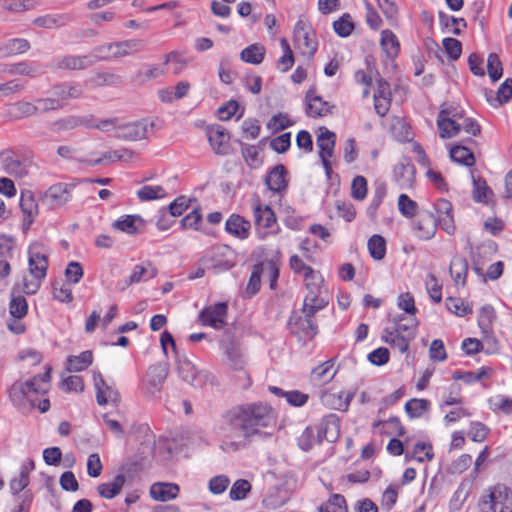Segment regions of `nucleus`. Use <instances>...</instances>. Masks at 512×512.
I'll return each mask as SVG.
<instances>
[{"instance_id":"1","label":"nucleus","mask_w":512,"mask_h":512,"mask_svg":"<svg viewBox=\"0 0 512 512\" xmlns=\"http://www.w3.org/2000/svg\"><path fill=\"white\" fill-rule=\"evenodd\" d=\"M224 418L232 430L239 431L246 439L256 435H270L271 433L265 429L273 428L276 425L273 408L262 402L236 406L229 410Z\"/></svg>"},{"instance_id":"2","label":"nucleus","mask_w":512,"mask_h":512,"mask_svg":"<svg viewBox=\"0 0 512 512\" xmlns=\"http://www.w3.org/2000/svg\"><path fill=\"white\" fill-rule=\"evenodd\" d=\"M47 393V388H34L29 381H16L8 389L12 404L21 412H27L36 406L34 395Z\"/></svg>"},{"instance_id":"3","label":"nucleus","mask_w":512,"mask_h":512,"mask_svg":"<svg viewBox=\"0 0 512 512\" xmlns=\"http://www.w3.org/2000/svg\"><path fill=\"white\" fill-rule=\"evenodd\" d=\"M481 512H512V490L498 484L489 490L480 503Z\"/></svg>"},{"instance_id":"4","label":"nucleus","mask_w":512,"mask_h":512,"mask_svg":"<svg viewBox=\"0 0 512 512\" xmlns=\"http://www.w3.org/2000/svg\"><path fill=\"white\" fill-rule=\"evenodd\" d=\"M202 261L209 269H213L216 273L232 269L235 264L234 251L228 245H217L210 251L208 258H203Z\"/></svg>"},{"instance_id":"5","label":"nucleus","mask_w":512,"mask_h":512,"mask_svg":"<svg viewBox=\"0 0 512 512\" xmlns=\"http://www.w3.org/2000/svg\"><path fill=\"white\" fill-rule=\"evenodd\" d=\"M294 41L303 55L313 58L317 51V41L311 27L303 20H299L294 27Z\"/></svg>"},{"instance_id":"6","label":"nucleus","mask_w":512,"mask_h":512,"mask_svg":"<svg viewBox=\"0 0 512 512\" xmlns=\"http://www.w3.org/2000/svg\"><path fill=\"white\" fill-rule=\"evenodd\" d=\"M228 305L225 302H219L215 305L204 308L199 314V320L202 325H208L215 329H222L226 324Z\"/></svg>"},{"instance_id":"7","label":"nucleus","mask_w":512,"mask_h":512,"mask_svg":"<svg viewBox=\"0 0 512 512\" xmlns=\"http://www.w3.org/2000/svg\"><path fill=\"white\" fill-rule=\"evenodd\" d=\"M94 126L93 115H68L53 121L49 128L53 132L70 131L78 127L92 129Z\"/></svg>"},{"instance_id":"8","label":"nucleus","mask_w":512,"mask_h":512,"mask_svg":"<svg viewBox=\"0 0 512 512\" xmlns=\"http://www.w3.org/2000/svg\"><path fill=\"white\" fill-rule=\"evenodd\" d=\"M307 116L312 118L324 117L332 114L334 105L324 101L320 96L316 95V88L311 87L305 94Z\"/></svg>"},{"instance_id":"9","label":"nucleus","mask_w":512,"mask_h":512,"mask_svg":"<svg viewBox=\"0 0 512 512\" xmlns=\"http://www.w3.org/2000/svg\"><path fill=\"white\" fill-rule=\"evenodd\" d=\"M153 122L146 120L127 123L117 127L115 137L121 140L137 141L147 137L148 126L153 127Z\"/></svg>"},{"instance_id":"10","label":"nucleus","mask_w":512,"mask_h":512,"mask_svg":"<svg viewBox=\"0 0 512 512\" xmlns=\"http://www.w3.org/2000/svg\"><path fill=\"white\" fill-rule=\"evenodd\" d=\"M340 434V419L336 414L325 416L317 427L316 442L322 443L323 440L335 442Z\"/></svg>"},{"instance_id":"11","label":"nucleus","mask_w":512,"mask_h":512,"mask_svg":"<svg viewBox=\"0 0 512 512\" xmlns=\"http://www.w3.org/2000/svg\"><path fill=\"white\" fill-rule=\"evenodd\" d=\"M74 185L67 183H57L50 186L44 194V201L51 208H59L65 205L71 199V190Z\"/></svg>"},{"instance_id":"12","label":"nucleus","mask_w":512,"mask_h":512,"mask_svg":"<svg viewBox=\"0 0 512 512\" xmlns=\"http://www.w3.org/2000/svg\"><path fill=\"white\" fill-rule=\"evenodd\" d=\"M168 373L169 369L166 363H157L149 367L146 390L150 396H155L161 391Z\"/></svg>"},{"instance_id":"13","label":"nucleus","mask_w":512,"mask_h":512,"mask_svg":"<svg viewBox=\"0 0 512 512\" xmlns=\"http://www.w3.org/2000/svg\"><path fill=\"white\" fill-rule=\"evenodd\" d=\"M208 141L217 155H226L229 147V133L221 125H210L206 129Z\"/></svg>"},{"instance_id":"14","label":"nucleus","mask_w":512,"mask_h":512,"mask_svg":"<svg viewBox=\"0 0 512 512\" xmlns=\"http://www.w3.org/2000/svg\"><path fill=\"white\" fill-rule=\"evenodd\" d=\"M93 378L96 388V400L99 405H105L108 402L118 403L120 401L119 392L106 384L101 373L94 372Z\"/></svg>"},{"instance_id":"15","label":"nucleus","mask_w":512,"mask_h":512,"mask_svg":"<svg viewBox=\"0 0 512 512\" xmlns=\"http://www.w3.org/2000/svg\"><path fill=\"white\" fill-rule=\"evenodd\" d=\"M269 190L282 193L288 187L287 170L284 165L278 164L273 167L265 178Z\"/></svg>"},{"instance_id":"16","label":"nucleus","mask_w":512,"mask_h":512,"mask_svg":"<svg viewBox=\"0 0 512 512\" xmlns=\"http://www.w3.org/2000/svg\"><path fill=\"white\" fill-rule=\"evenodd\" d=\"M53 96L59 100L61 108L66 105L70 99H79L83 96V90L79 84H69L67 82L56 84L52 87Z\"/></svg>"},{"instance_id":"17","label":"nucleus","mask_w":512,"mask_h":512,"mask_svg":"<svg viewBox=\"0 0 512 512\" xmlns=\"http://www.w3.org/2000/svg\"><path fill=\"white\" fill-rule=\"evenodd\" d=\"M29 272L40 277H46L48 269V258L39 251V245L33 244L29 247Z\"/></svg>"},{"instance_id":"18","label":"nucleus","mask_w":512,"mask_h":512,"mask_svg":"<svg viewBox=\"0 0 512 512\" xmlns=\"http://www.w3.org/2000/svg\"><path fill=\"white\" fill-rule=\"evenodd\" d=\"M222 347L226 355L227 366L233 371H242V369L245 367V360L243 358L239 344L234 341L226 343V341L223 340Z\"/></svg>"},{"instance_id":"19","label":"nucleus","mask_w":512,"mask_h":512,"mask_svg":"<svg viewBox=\"0 0 512 512\" xmlns=\"http://www.w3.org/2000/svg\"><path fill=\"white\" fill-rule=\"evenodd\" d=\"M95 60L91 55H66L57 63L58 69L84 70L92 67Z\"/></svg>"},{"instance_id":"20","label":"nucleus","mask_w":512,"mask_h":512,"mask_svg":"<svg viewBox=\"0 0 512 512\" xmlns=\"http://www.w3.org/2000/svg\"><path fill=\"white\" fill-rule=\"evenodd\" d=\"M437 230V221L433 214L422 213L415 222V231L418 238L422 240L431 239Z\"/></svg>"},{"instance_id":"21","label":"nucleus","mask_w":512,"mask_h":512,"mask_svg":"<svg viewBox=\"0 0 512 512\" xmlns=\"http://www.w3.org/2000/svg\"><path fill=\"white\" fill-rule=\"evenodd\" d=\"M250 228V222L238 214H232L225 223L226 232L242 240L248 238Z\"/></svg>"},{"instance_id":"22","label":"nucleus","mask_w":512,"mask_h":512,"mask_svg":"<svg viewBox=\"0 0 512 512\" xmlns=\"http://www.w3.org/2000/svg\"><path fill=\"white\" fill-rule=\"evenodd\" d=\"M333 367L334 359L327 360L315 367L310 374L311 382L316 386L330 382L337 373V370H334Z\"/></svg>"},{"instance_id":"23","label":"nucleus","mask_w":512,"mask_h":512,"mask_svg":"<svg viewBox=\"0 0 512 512\" xmlns=\"http://www.w3.org/2000/svg\"><path fill=\"white\" fill-rule=\"evenodd\" d=\"M450 112L440 111L437 119V126L439 129V136L442 139H449L458 135L461 131L459 122L454 118L445 117V114Z\"/></svg>"},{"instance_id":"24","label":"nucleus","mask_w":512,"mask_h":512,"mask_svg":"<svg viewBox=\"0 0 512 512\" xmlns=\"http://www.w3.org/2000/svg\"><path fill=\"white\" fill-rule=\"evenodd\" d=\"M177 357V365H178V374L181 379L185 382H188L194 387H198L202 384V382L198 378V372L196 367L189 361L186 357Z\"/></svg>"},{"instance_id":"25","label":"nucleus","mask_w":512,"mask_h":512,"mask_svg":"<svg viewBox=\"0 0 512 512\" xmlns=\"http://www.w3.org/2000/svg\"><path fill=\"white\" fill-rule=\"evenodd\" d=\"M254 222L258 227L270 228L276 222V216L272 208L262 205L259 201L253 206Z\"/></svg>"},{"instance_id":"26","label":"nucleus","mask_w":512,"mask_h":512,"mask_svg":"<svg viewBox=\"0 0 512 512\" xmlns=\"http://www.w3.org/2000/svg\"><path fill=\"white\" fill-rule=\"evenodd\" d=\"M112 227L127 234L134 235L144 227V220L139 215H125L116 220Z\"/></svg>"},{"instance_id":"27","label":"nucleus","mask_w":512,"mask_h":512,"mask_svg":"<svg viewBox=\"0 0 512 512\" xmlns=\"http://www.w3.org/2000/svg\"><path fill=\"white\" fill-rule=\"evenodd\" d=\"M179 486L174 483H154L150 488V495L157 501H168L177 497Z\"/></svg>"},{"instance_id":"28","label":"nucleus","mask_w":512,"mask_h":512,"mask_svg":"<svg viewBox=\"0 0 512 512\" xmlns=\"http://www.w3.org/2000/svg\"><path fill=\"white\" fill-rule=\"evenodd\" d=\"M144 42L139 39H130L124 41L113 42V58L125 57L141 51Z\"/></svg>"},{"instance_id":"29","label":"nucleus","mask_w":512,"mask_h":512,"mask_svg":"<svg viewBox=\"0 0 512 512\" xmlns=\"http://www.w3.org/2000/svg\"><path fill=\"white\" fill-rule=\"evenodd\" d=\"M450 157L453 161L467 167L475 164V156L472 148L459 142L450 148Z\"/></svg>"},{"instance_id":"30","label":"nucleus","mask_w":512,"mask_h":512,"mask_svg":"<svg viewBox=\"0 0 512 512\" xmlns=\"http://www.w3.org/2000/svg\"><path fill=\"white\" fill-rule=\"evenodd\" d=\"M336 143V135L334 132L326 128H321V134L317 137V146L319 147V156L329 158L333 155Z\"/></svg>"},{"instance_id":"31","label":"nucleus","mask_w":512,"mask_h":512,"mask_svg":"<svg viewBox=\"0 0 512 512\" xmlns=\"http://www.w3.org/2000/svg\"><path fill=\"white\" fill-rule=\"evenodd\" d=\"M158 270L150 261H146L141 265H136L126 281V286L138 283L142 280H148L157 276Z\"/></svg>"},{"instance_id":"32","label":"nucleus","mask_w":512,"mask_h":512,"mask_svg":"<svg viewBox=\"0 0 512 512\" xmlns=\"http://www.w3.org/2000/svg\"><path fill=\"white\" fill-rule=\"evenodd\" d=\"M4 71L12 75H25L30 78H36L43 73L38 64L25 61L6 65Z\"/></svg>"},{"instance_id":"33","label":"nucleus","mask_w":512,"mask_h":512,"mask_svg":"<svg viewBox=\"0 0 512 512\" xmlns=\"http://www.w3.org/2000/svg\"><path fill=\"white\" fill-rule=\"evenodd\" d=\"M73 21L70 14H49L36 18L33 23L38 27L52 29L62 27Z\"/></svg>"},{"instance_id":"34","label":"nucleus","mask_w":512,"mask_h":512,"mask_svg":"<svg viewBox=\"0 0 512 512\" xmlns=\"http://www.w3.org/2000/svg\"><path fill=\"white\" fill-rule=\"evenodd\" d=\"M18 290V285H15L11 292V300L9 304V311L11 316L15 319H22L27 315L28 312V304L24 296L16 295V291Z\"/></svg>"},{"instance_id":"35","label":"nucleus","mask_w":512,"mask_h":512,"mask_svg":"<svg viewBox=\"0 0 512 512\" xmlns=\"http://www.w3.org/2000/svg\"><path fill=\"white\" fill-rule=\"evenodd\" d=\"M125 476L118 474L114 477L112 482L102 483L97 487L99 495L106 499H112L117 496L123 485L125 484Z\"/></svg>"},{"instance_id":"36","label":"nucleus","mask_w":512,"mask_h":512,"mask_svg":"<svg viewBox=\"0 0 512 512\" xmlns=\"http://www.w3.org/2000/svg\"><path fill=\"white\" fill-rule=\"evenodd\" d=\"M395 332L398 335L414 339L417 334L418 322L415 318L406 319L403 315L394 319Z\"/></svg>"},{"instance_id":"37","label":"nucleus","mask_w":512,"mask_h":512,"mask_svg":"<svg viewBox=\"0 0 512 512\" xmlns=\"http://www.w3.org/2000/svg\"><path fill=\"white\" fill-rule=\"evenodd\" d=\"M134 156H135L134 151L127 149V148H122V149L115 150V151L105 152L103 154L102 158H98L96 160L89 161V162H87V164L89 166L99 165L103 162L104 159L108 160L110 162L129 161V160H132L134 158Z\"/></svg>"},{"instance_id":"38","label":"nucleus","mask_w":512,"mask_h":512,"mask_svg":"<svg viewBox=\"0 0 512 512\" xmlns=\"http://www.w3.org/2000/svg\"><path fill=\"white\" fill-rule=\"evenodd\" d=\"M265 52L264 46L252 44L241 51L240 58L244 62L258 65L264 60Z\"/></svg>"},{"instance_id":"39","label":"nucleus","mask_w":512,"mask_h":512,"mask_svg":"<svg viewBox=\"0 0 512 512\" xmlns=\"http://www.w3.org/2000/svg\"><path fill=\"white\" fill-rule=\"evenodd\" d=\"M439 23L442 27L449 29V32L460 35L463 29L467 27V23L464 18H456L450 16L442 11L438 13Z\"/></svg>"},{"instance_id":"40","label":"nucleus","mask_w":512,"mask_h":512,"mask_svg":"<svg viewBox=\"0 0 512 512\" xmlns=\"http://www.w3.org/2000/svg\"><path fill=\"white\" fill-rule=\"evenodd\" d=\"M415 173L414 165L408 160L403 159L394 168L395 178L402 185L410 184Z\"/></svg>"},{"instance_id":"41","label":"nucleus","mask_w":512,"mask_h":512,"mask_svg":"<svg viewBox=\"0 0 512 512\" xmlns=\"http://www.w3.org/2000/svg\"><path fill=\"white\" fill-rule=\"evenodd\" d=\"M93 362V354L91 351H83L78 356H69L67 359L68 370L80 372L88 368Z\"/></svg>"},{"instance_id":"42","label":"nucleus","mask_w":512,"mask_h":512,"mask_svg":"<svg viewBox=\"0 0 512 512\" xmlns=\"http://www.w3.org/2000/svg\"><path fill=\"white\" fill-rule=\"evenodd\" d=\"M449 271L455 283L462 280V284L464 285L468 272L467 260L464 257L455 256L450 263Z\"/></svg>"},{"instance_id":"43","label":"nucleus","mask_w":512,"mask_h":512,"mask_svg":"<svg viewBox=\"0 0 512 512\" xmlns=\"http://www.w3.org/2000/svg\"><path fill=\"white\" fill-rule=\"evenodd\" d=\"M473 179V199L476 202L487 203L489 196L493 195V191L488 187L486 181L481 177H475L472 171Z\"/></svg>"},{"instance_id":"44","label":"nucleus","mask_w":512,"mask_h":512,"mask_svg":"<svg viewBox=\"0 0 512 512\" xmlns=\"http://www.w3.org/2000/svg\"><path fill=\"white\" fill-rule=\"evenodd\" d=\"M30 43L26 39L14 38L10 39L3 46H0V52L4 56L22 54L28 51Z\"/></svg>"},{"instance_id":"45","label":"nucleus","mask_w":512,"mask_h":512,"mask_svg":"<svg viewBox=\"0 0 512 512\" xmlns=\"http://www.w3.org/2000/svg\"><path fill=\"white\" fill-rule=\"evenodd\" d=\"M370 256L374 260H382L386 255V240L383 236L374 234L367 243Z\"/></svg>"},{"instance_id":"46","label":"nucleus","mask_w":512,"mask_h":512,"mask_svg":"<svg viewBox=\"0 0 512 512\" xmlns=\"http://www.w3.org/2000/svg\"><path fill=\"white\" fill-rule=\"evenodd\" d=\"M381 46L389 58H395L399 53V42L396 35L391 30L381 32Z\"/></svg>"},{"instance_id":"47","label":"nucleus","mask_w":512,"mask_h":512,"mask_svg":"<svg viewBox=\"0 0 512 512\" xmlns=\"http://www.w3.org/2000/svg\"><path fill=\"white\" fill-rule=\"evenodd\" d=\"M319 512H348L346 499L341 494H332L326 503L318 508Z\"/></svg>"},{"instance_id":"48","label":"nucleus","mask_w":512,"mask_h":512,"mask_svg":"<svg viewBox=\"0 0 512 512\" xmlns=\"http://www.w3.org/2000/svg\"><path fill=\"white\" fill-rule=\"evenodd\" d=\"M497 251V244L494 241H488L476 248V251L472 252L473 270L480 276H484L483 270L479 267L481 255L484 253L494 254Z\"/></svg>"},{"instance_id":"49","label":"nucleus","mask_w":512,"mask_h":512,"mask_svg":"<svg viewBox=\"0 0 512 512\" xmlns=\"http://www.w3.org/2000/svg\"><path fill=\"white\" fill-rule=\"evenodd\" d=\"M260 265H262V276L268 279L270 289L275 290L279 278L278 264L274 260H265L260 262Z\"/></svg>"},{"instance_id":"50","label":"nucleus","mask_w":512,"mask_h":512,"mask_svg":"<svg viewBox=\"0 0 512 512\" xmlns=\"http://www.w3.org/2000/svg\"><path fill=\"white\" fill-rule=\"evenodd\" d=\"M3 166L8 174L15 177L22 178L28 174L26 164L12 156H7L4 158Z\"/></svg>"},{"instance_id":"51","label":"nucleus","mask_w":512,"mask_h":512,"mask_svg":"<svg viewBox=\"0 0 512 512\" xmlns=\"http://www.w3.org/2000/svg\"><path fill=\"white\" fill-rule=\"evenodd\" d=\"M20 208L23 216L34 217L38 214V204L31 191L21 193Z\"/></svg>"},{"instance_id":"52","label":"nucleus","mask_w":512,"mask_h":512,"mask_svg":"<svg viewBox=\"0 0 512 512\" xmlns=\"http://www.w3.org/2000/svg\"><path fill=\"white\" fill-rule=\"evenodd\" d=\"M430 409V402L426 399L413 398L406 402L405 411L410 418H419Z\"/></svg>"},{"instance_id":"53","label":"nucleus","mask_w":512,"mask_h":512,"mask_svg":"<svg viewBox=\"0 0 512 512\" xmlns=\"http://www.w3.org/2000/svg\"><path fill=\"white\" fill-rule=\"evenodd\" d=\"M295 323H292V315L289 317L288 320V326L291 331V333L298 335L300 338H308L312 339L317 334V324H314L313 327H308V322H298L294 321Z\"/></svg>"},{"instance_id":"54","label":"nucleus","mask_w":512,"mask_h":512,"mask_svg":"<svg viewBox=\"0 0 512 512\" xmlns=\"http://www.w3.org/2000/svg\"><path fill=\"white\" fill-rule=\"evenodd\" d=\"M433 457L434 453L432 445L424 442H418L415 444L411 456H409V454H406L407 459L413 458L418 462H424L425 460L430 461L432 460Z\"/></svg>"},{"instance_id":"55","label":"nucleus","mask_w":512,"mask_h":512,"mask_svg":"<svg viewBox=\"0 0 512 512\" xmlns=\"http://www.w3.org/2000/svg\"><path fill=\"white\" fill-rule=\"evenodd\" d=\"M11 113L15 118H24L38 113V106L27 101H18L11 107Z\"/></svg>"},{"instance_id":"56","label":"nucleus","mask_w":512,"mask_h":512,"mask_svg":"<svg viewBox=\"0 0 512 512\" xmlns=\"http://www.w3.org/2000/svg\"><path fill=\"white\" fill-rule=\"evenodd\" d=\"M343 396V392L331 393L328 391H323L320 395V399L322 404L326 407L334 410L344 411Z\"/></svg>"},{"instance_id":"57","label":"nucleus","mask_w":512,"mask_h":512,"mask_svg":"<svg viewBox=\"0 0 512 512\" xmlns=\"http://www.w3.org/2000/svg\"><path fill=\"white\" fill-rule=\"evenodd\" d=\"M334 31L340 37H348L354 30L355 26L351 16L346 13L333 23Z\"/></svg>"},{"instance_id":"58","label":"nucleus","mask_w":512,"mask_h":512,"mask_svg":"<svg viewBox=\"0 0 512 512\" xmlns=\"http://www.w3.org/2000/svg\"><path fill=\"white\" fill-rule=\"evenodd\" d=\"M290 268L297 274H302L305 280L315 277V271L312 267L306 265L298 255L290 257Z\"/></svg>"},{"instance_id":"59","label":"nucleus","mask_w":512,"mask_h":512,"mask_svg":"<svg viewBox=\"0 0 512 512\" xmlns=\"http://www.w3.org/2000/svg\"><path fill=\"white\" fill-rule=\"evenodd\" d=\"M487 72L492 82L498 81L503 74L502 63L496 53H490L487 58Z\"/></svg>"},{"instance_id":"60","label":"nucleus","mask_w":512,"mask_h":512,"mask_svg":"<svg viewBox=\"0 0 512 512\" xmlns=\"http://www.w3.org/2000/svg\"><path fill=\"white\" fill-rule=\"evenodd\" d=\"M137 196L141 201H151L166 196L162 186L145 185L137 191Z\"/></svg>"},{"instance_id":"61","label":"nucleus","mask_w":512,"mask_h":512,"mask_svg":"<svg viewBox=\"0 0 512 512\" xmlns=\"http://www.w3.org/2000/svg\"><path fill=\"white\" fill-rule=\"evenodd\" d=\"M122 77L120 75L110 72H97L92 77V82L96 86H113L122 83Z\"/></svg>"},{"instance_id":"62","label":"nucleus","mask_w":512,"mask_h":512,"mask_svg":"<svg viewBox=\"0 0 512 512\" xmlns=\"http://www.w3.org/2000/svg\"><path fill=\"white\" fill-rule=\"evenodd\" d=\"M251 490V484L245 479H238L232 485L229 496L232 500L238 501L246 498Z\"/></svg>"},{"instance_id":"63","label":"nucleus","mask_w":512,"mask_h":512,"mask_svg":"<svg viewBox=\"0 0 512 512\" xmlns=\"http://www.w3.org/2000/svg\"><path fill=\"white\" fill-rule=\"evenodd\" d=\"M398 208L403 216L412 218L417 213L418 204L410 199L408 195L401 194L398 198Z\"/></svg>"},{"instance_id":"64","label":"nucleus","mask_w":512,"mask_h":512,"mask_svg":"<svg viewBox=\"0 0 512 512\" xmlns=\"http://www.w3.org/2000/svg\"><path fill=\"white\" fill-rule=\"evenodd\" d=\"M367 195V180L363 176H356L351 183V196L355 200L362 201Z\"/></svg>"}]
</instances>
